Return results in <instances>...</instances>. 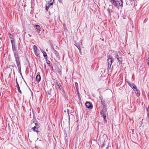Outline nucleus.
<instances>
[{
	"label": "nucleus",
	"mask_w": 149,
	"mask_h": 149,
	"mask_svg": "<svg viewBox=\"0 0 149 149\" xmlns=\"http://www.w3.org/2000/svg\"><path fill=\"white\" fill-rule=\"evenodd\" d=\"M110 2L115 6L119 8L123 6V1L121 0H109Z\"/></svg>",
	"instance_id": "obj_1"
},
{
	"label": "nucleus",
	"mask_w": 149,
	"mask_h": 149,
	"mask_svg": "<svg viewBox=\"0 0 149 149\" xmlns=\"http://www.w3.org/2000/svg\"><path fill=\"white\" fill-rule=\"evenodd\" d=\"M13 53L17 65H21L17 53V52Z\"/></svg>",
	"instance_id": "obj_2"
},
{
	"label": "nucleus",
	"mask_w": 149,
	"mask_h": 149,
	"mask_svg": "<svg viewBox=\"0 0 149 149\" xmlns=\"http://www.w3.org/2000/svg\"><path fill=\"white\" fill-rule=\"evenodd\" d=\"M128 85L130 86L132 88L133 90L134 91L136 90V89L137 88V87L133 83H131L129 81H127Z\"/></svg>",
	"instance_id": "obj_3"
},
{
	"label": "nucleus",
	"mask_w": 149,
	"mask_h": 149,
	"mask_svg": "<svg viewBox=\"0 0 149 149\" xmlns=\"http://www.w3.org/2000/svg\"><path fill=\"white\" fill-rule=\"evenodd\" d=\"M116 58L118 61L120 63H121L123 61L122 58V55L120 53L119 55L116 54Z\"/></svg>",
	"instance_id": "obj_4"
},
{
	"label": "nucleus",
	"mask_w": 149,
	"mask_h": 149,
	"mask_svg": "<svg viewBox=\"0 0 149 149\" xmlns=\"http://www.w3.org/2000/svg\"><path fill=\"white\" fill-rule=\"evenodd\" d=\"M85 105L86 107L90 109H91L93 108V105L92 104L88 102H86L85 103Z\"/></svg>",
	"instance_id": "obj_5"
},
{
	"label": "nucleus",
	"mask_w": 149,
	"mask_h": 149,
	"mask_svg": "<svg viewBox=\"0 0 149 149\" xmlns=\"http://www.w3.org/2000/svg\"><path fill=\"white\" fill-rule=\"evenodd\" d=\"M112 6L111 5H109L107 9V11L109 13V14L110 16H111V12H112Z\"/></svg>",
	"instance_id": "obj_6"
},
{
	"label": "nucleus",
	"mask_w": 149,
	"mask_h": 149,
	"mask_svg": "<svg viewBox=\"0 0 149 149\" xmlns=\"http://www.w3.org/2000/svg\"><path fill=\"white\" fill-rule=\"evenodd\" d=\"M53 4V2H51L50 3H48L47 4H46L45 6V10L47 11H48L49 8L51 6H52Z\"/></svg>",
	"instance_id": "obj_7"
},
{
	"label": "nucleus",
	"mask_w": 149,
	"mask_h": 149,
	"mask_svg": "<svg viewBox=\"0 0 149 149\" xmlns=\"http://www.w3.org/2000/svg\"><path fill=\"white\" fill-rule=\"evenodd\" d=\"M12 49H13V53H14L15 52H17V50L15 48V44H13L12 45Z\"/></svg>",
	"instance_id": "obj_8"
},
{
	"label": "nucleus",
	"mask_w": 149,
	"mask_h": 149,
	"mask_svg": "<svg viewBox=\"0 0 149 149\" xmlns=\"http://www.w3.org/2000/svg\"><path fill=\"white\" fill-rule=\"evenodd\" d=\"M107 61L108 65H111L113 62V60L112 58H109L107 60Z\"/></svg>",
	"instance_id": "obj_9"
},
{
	"label": "nucleus",
	"mask_w": 149,
	"mask_h": 149,
	"mask_svg": "<svg viewBox=\"0 0 149 149\" xmlns=\"http://www.w3.org/2000/svg\"><path fill=\"white\" fill-rule=\"evenodd\" d=\"M41 77L40 74H38L36 77V81L39 82L40 81Z\"/></svg>",
	"instance_id": "obj_10"
},
{
	"label": "nucleus",
	"mask_w": 149,
	"mask_h": 149,
	"mask_svg": "<svg viewBox=\"0 0 149 149\" xmlns=\"http://www.w3.org/2000/svg\"><path fill=\"white\" fill-rule=\"evenodd\" d=\"M52 49L53 51V52L54 53L56 56H59V53L56 51V50L54 49V47L52 48Z\"/></svg>",
	"instance_id": "obj_11"
},
{
	"label": "nucleus",
	"mask_w": 149,
	"mask_h": 149,
	"mask_svg": "<svg viewBox=\"0 0 149 149\" xmlns=\"http://www.w3.org/2000/svg\"><path fill=\"white\" fill-rule=\"evenodd\" d=\"M17 68H18V72L22 76V74L21 73V65H17Z\"/></svg>",
	"instance_id": "obj_12"
},
{
	"label": "nucleus",
	"mask_w": 149,
	"mask_h": 149,
	"mask_svg": "<svg viewBox=\"0 0 149 149\" xmlns=\"http://www.w3.org/2000/svg\"><path fill=\"white\" fill-rule=\"evenodd\" d=\"M36 29L37 30V31L38 33H39L40 31V26L38 25H36Z\"/></svg>",
	"instance_id": "obj_13"
},
{
	"label": "nucleus",
	"mask_w": 149,
	"mask_h": 149,
	"mask_svg": "<svg viewBox=\"0 0 149 149\" xmlns=\"http://www.w3.org/2000/svg\"><path fill=\"white\" fill-rule=\"evenodd\" d=\"M106 112V110H104V109H102L100 111V114L102 116L105 115V113Z\"/></svg>",
	"instance_id": "obj_14"
},
{
	"label": "nucleus",
	"mask_w": 149,
	"mask_h": 149,
	"mask_svg": "<svg viewBox=\"0 0 149 149\" xmlns=\"http://www.w3.org/2000/svg\"><path fill=\"white\" fill-rule=\"evenodd\" d=\"M38 128H37L35 126H34L32 128V129L34 132H36L37 133L39 132L38 130Z\"/></svg>",
	"instance_id": "obj_15"
},
{
	"label": "nucleus",
	"mask_w": 149,
	"mask_h": 149,
	"mask_svg": "<svg viewBox=\"0 0 149 149\" xmlns=\"http://www.w3.org/2000/svg\"><path fill=\"white\" fill-rule=\"evenodd\" d=\"M16 87H17L18 92L20 93H22V92L21 90H20V87L19 86V85H16Z\"/></svg>",
	"instance_id": "obj_16"
},
{
	"label": "nucleus",
	"mask_w": 149,
	"mask_h": 149,
	"mask_svg": "<svg viewBox=\"0 0 149 149\" xmlns=\"http://www.w3.org/2000/svg\"><path fill=\"white\" fill-rule=\"evenodd\" d=\"M42 53L43 54V56L45 58H47V55L46 53L45 52H44L43 51H42Z\"/></svg>",
	"instance_id": "obj_17"
},
{
	"label": "nucleus",
	"mask_w": 149,
	"mask_h": 149,
	"mask_svg": "<svg viewBox=\"0 0 149 149\" xmlns=\"http://www.w3.org/2000/svg\"><path fill=\"white\" fill-rule=\"evenodd\" d=\"M75 87L77 91V92L79 90V88L78 84L77 82L75 83Z\"/></svg>",
	"instance_id": "obj_18"
},
{
	"label": "nucleus",
	"mask_w": 149,
	"mask_h": 149,
	"mask_svg": "<svg viewBox=\"0 0 149 149\" xmlns=\"http://www.w3.org/2000/svg\"><path fill=\"white\" fill-rule=\"evenodd\" d=\"M136 95L137 96H139L140 95L139 90L138 89H136Z\"/></svg>",
	"instance_id": "obj_19"
},
{
	"label": "nucleus",
	"mask_w": 149,
	"mask_h": 149,
	"mask_svg": "<svg viewBox=\"0 0 149 149\" xmlns=\"http://www.w3.org/2000/svg\"><path fill=\"white\" fill-rule=\"evenodd\" d=\"M61 69V66H57L55 68V69L57 71L60 70Z\"/></svg>",
	"instance_id": "obj_20"
},
{
	"label": "nucleus",
	"mask_w": 149,
	"mask_h": 149,
	"mask_svg": "<svg viewBox=\"0 0 149 149\" xmlns=\"http://www.w3.org/2000/svg\"><path fill=\"white\" fill-rule=\"evenodd\" d=\"M37 50H35V51H34V53L35 54V55L37 56H38L39 55V54H38L37 52Z\"/></svg>",
	"instance_id": "obj_21"
},
{
	"label": "nucleus",
	"mask_w": 149,
	"mask_h": 149,
	"mask_svg": "<svg viewBox=\"0 0 149 149\" xmlns=\"http://www.w3.org/2000/svg\"><path fill=\"white\" fill-rule=\"evenodd\" d=\"M103 117L104 120V123H107V120H106V115H104V116H102Z\"/></svg>",
	"instance_id": "obj_22"
},
{
	"label": "nucleus",
	"mask_w": 149,
	"mask_h": 149,
	"mask_svg": "<svg viewBox=\"0 0 149 149\" xmlns=\"http://www.w3.org/2000/svg\"><path fill=\"white\" fill-rule=\"evenodd\" d=\"M33 49L34 51H35V50H36L37 49V46H36L35 45H33Z\"/></svg>",
	"instance_id": "obj_23"
},
{
	"label": "nucleus",
	"mask_w": 149,
	"mask_h": 149,
	"mask_svg": "<svg viewBox=\"0 0 149 149\" xmlns=\"http://www.w3.org/2000/svg\"><path fill=\"white\" fill-rule=\"evenodd\" d=\"M35 126L37 128H38L40 126L38 124V123H35Z\"/></svg>",
	"instance_id": "obj_24"
},
{
	"label": "nucleus",
	"mask_w": 149,
	"mask_h": 149,
	"mask_svg": "<svg viewBox=\"0 0 149 149\" xmlns=\"http://www.w3.org/2000/svg\"><path fill=\"white\" fill-rule=\"evenodd\" d=\"M46 61H47L46 62H47V64L50 67L51 66L50 65V62L48 60H46Z\"/></svg>",
	"instance_id": "obj_25"
},
{
	"label": "nucleus",
	"mask_w": 149,
	"mask_h": 149,
	"mask_svg": "<svg viewBox=\"0 0 149 149\" xmlns=\"http://www.w3.org/2000/svg\"><path fill=\"white\" fill-rule=\"evenodd\" d=\"M111 65H108V68H107V70H108V71H109V70L110 69L111 67Z\"/></svg>",
	"instance_id": "obj_26"
},
{
	"label": "nucleus",
	"mask_w": 149,
	"mask_h": 149,
	"mask_svg": "<svg viewBox=\"0 0 149 149\" xmlns=\"http://www.w3.org/2000/svg\"><path fill=\"white\" fill-rule=\"evenodd\" d=\"M101 103L102 105H104L105 104V103L104 100L101 101Z\"/></svg>",
	"instance_id": "obj_27"
},
{
	"label": "nucleus",
	"mask_w": 149,
	"mask_h": 149,
	"mask_svg": "<svg viewBox=\"0 0 149 149\" xmlns=\"http://www.w3.org/2000/svg\"><path fill=\"white\" fill-rule=\"evenodd\" d=\"M99 98H100L101 101H104V100H103V98L102 97V96L100 95L99 96Z\"/></svg>",
	"instance_id": "obj_28"
},
{
	"label": "nucleus",
	"mask_w": 149,
	"mask_h": 149,
	"mask_svg": "<svg viewBox=\"0 0 149 149\" xmlns=\"http://www.w3.org/2000/svg\"><path fill=\"white\" fill-rule=\"evenodd\" d=\"M106 141H104V142L102 144V146L101 147L103 148L104 146L106 144Z\"/></svg>",
	"instance_id": "obj_29"
},
{
	"label": "nucleus",
	"mask_w": 149,
	"mask_h": 149,
	"mask_svg": "<svg viewBox=\"0 0 149 149\" xmlns=\"http://www.w3.org/2000/svg\"><path fill=\"white\" fill-rule=\"evenodd\" d=\"M147 111L148 112V116L149 118V109L148 107L147 108Z\"/></svg>",
	"instance_id": "obj_30"
},
{
	"label": "nucleus",
	"mask_w": 149,
	"mask_h": 149,
	"mask_svg": "<svg viewBox=\"0 0 149 149\" xmlns=\"http://www.w3.org/2000/svg\"><path fill=\"white\" fill-rule=\"evenodd\" d=\"M76 47H77L79 51H81V49L79 46L76 45Z\"/></svg>",
	"instance_id": "obj_31"
},
{
	"label": "nucleus",
	"mask_w": 149,
	"mask_h": 149,
	"mask_svg": "<svg viewBox=\"0 0 149 149\" xmlns=\"http://www.w3.org/2000/svg\"><path fill=\"white\" fill-rule=\"evenodd\" d=\"M61 70H59L58 71V72L59 74L61 75L62 74V72H61Z\"/></svg>",
	"instance_id": "obj_32"
},
{
	"label": "nucleus",
	"mask_w": 149,
	"mask_h": 149,
	"mask_svg": "<svg viewBox=\"0 0 149 149\" xmlns=\"http://www.w3.org/2000/svg\"><path fill=\"white\" fill-rule=\"evenodd\" d=\"M58 1L59 3H61L62 4H63L62 0H58Z\"/></svg>",
	"instance_id": "obj_33"
},
{
	"label": "nucleus",
	"mask_w": 149,
	"mask_h": 149,
	"mask_svg": "<svg viewBox=\"0 0 149 149\" xmlns=\"http://www.w3.org/2000/svg\"><path fill=\"white\" fill-rule=\"evenodd\" d=\"M11 44H12H12H15L14 43V40H11Z\"/></svg>",
	"instance_id": "obj_34"
},
{
	"label": "nucleus",
	"mask_w": 149,
	"mask_h": 149,
	"mask_svg": "<svg viewBox=\"0 0 149 149\" xmlns=\"http://www.w3.org/2000/svg\"><path fill=\"white\" fill-rule=\"evenodd\" d=\"M15 81H16V85L19 84L18 83L17 81V78H16Z\"/></svg>",
	"instance_id": "obj_35"
},
{
	"label": "nucleus",
	"mask_w": 149,
	"mask_h": 149,
	"mask_svg": "<svg viewBox=\"0 0 149 149\" xmlns=\"http://www.w3.org/2000/svg\"><path fill=\"white\" fill-rule=\"evenodd\" d=\"M102 106H103V107L104 108V109H106V106H105V105H102Z\"/></svg>",
	"instance_id": "obj_36"
},
{
	"label": "nucleus",
	"mask_w": 149,
	"mask_h": 149,
	"mask_svg": "<svg viewBox=\"0 0 149 149\" xmlns=\"http://www.w3.org/2000/svg\"><path fill=\"white\" fill-rule=\"evenodd\" d=\"M50 2H53V3L54 2V0H50Z\"/></svg>",
	"instance_id": "obj_37"
},
{
	"label": "nucleus",
	"mask_w": 149,
	"mask_h": 149,
	"mask_svg": "<svg viewBox=\"0 0 149 149\" xmlns=\"http://www.w3.org/2000/svg\"><path fill=\"white\" fill-rule=\"evenodd\" d=\"M147 64L149 65V60L148 61V62H147Z\"/></svg>",
	"instance_id": "obj_38"
},
{
	"label": "nucleus",
	"mask_w": 149,
	"mask_h": 149,
	"mask_svg": "<svg viewBox=\"0 0 149 149\" xmlns=\"http://www.w3.org/2000/svg\"><path fill=\"white\" fill-rule=\"evenodd\" d=\"M58 87H59V88L60 89H61L60 88V87L59 86V85H58Z\"/></svg>",
	"instance_id": "obj_39"
},
{
	"label": "nucleus",
	"mask_w": 149,
	"mask_h": 149,
	"mask_svg": "<svg viewBox=\"0 0 149 149\" xmlns=\"http://www.w3.org/2000/svg\"><path fill=\"white\" fill-rule=\"evenodd\" d=\"M131 1H134V0H130Z\"/></svg>",
	"instance_id": "obj_40"
},
{
	"label": "nucleus",
	"mask_w": 149,
	"mask_h": 149,
	"mask_svg": "<svg viewBox=\"0 0 149 149\" xmlns=\"http://www.w3.org/2000/svg\"><path fill=\"white\" fill-rule=\"evenodd\" d=\"M11 34H10V36L11 37Z\"/></svg>",
	"instance_id": "obj_41"
},
{
	"label": "nucleus",
	"mask_w": 149,
	"mask_h": 149,
	"mask_svg": "<svg viewBox=\"0 0 149 149\" xmlns=\"http://www.w3.org/2000/svg\"><path fill=\"white\" fill-rule=\"evenodd\" d=\"M51 68H52V69H53V67H52H52H51Z\"/></svg>",
	"instance_id": "obj_42"
},
{
	"label": "nucleus",
	"mask_w": 149,
	"mask_h": 149,
	"mask_svg": "<svg viewBox=\"0 0 149 149\" xmlns=\"http://www.w3.org/2000/svg\"><path fill=\"white\" fill-rule=\"evenodd\" d=\"M108 147H107V148H107H107H108Z\"/></svg>",
	"instance_id": "obj_43"
},
{
	"label": "nucleus",
	"mask_w": 149,
	"mask_h": 149,
	"mask_svg": "<svg viewBox=\"0 0 149 149\" xmlns=\"http://www.w3.org/2000/svg\"><path fill=\"white\" fill-rule=\"evenodd\" d=\"M148 96H149V95H148Z\"/></svg>",
	"instance_id": "obj_44"
}]
</instances>
